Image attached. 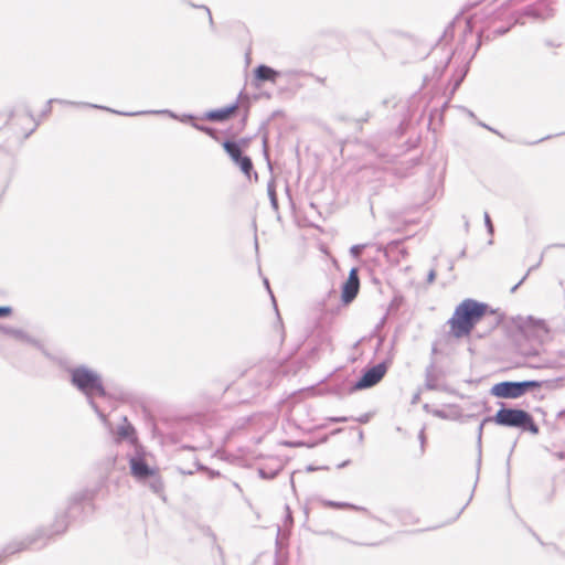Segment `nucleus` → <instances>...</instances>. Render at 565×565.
<instances>
[{
    "label": "nucleus",
    "mask_w": 565,
    "mask_h": 565,
    "mask_svg": "<svg viewBox=\"0 0 565 565\" xmlns=\"http://www.w3.org/2000/svg\"><path fill=\"white\" fill-rule=\"evenodd\" d=\"M68 374L72 385L87 397L89 406L97 414L102 423L107 425V416L99 409L94 401V396L106 395L100 374L86 365L71 367L68 369Z\"/></svg>",
    "instance_id": "obj_1"
},
{
    "label": "nucleus",
    "mask_w": 565,
    "mask_h": 565,
    "mask_svg": "<svg viewBox=\"0 0 565 565\" xmlns=\"http://www.w3.org/2000/svg\"><path fill=\"white\" fill-rule=\"evenodd\" d=\"M486 311L487 306L473 299H466L460 302L449 320L452 334L457 338L468 335Z\"/></svg>",
    "instance_id": "obj_2"
},
{
    "label": "nucleus",
    "mask_w": 565,
    "mask_h": 565,
    "mask_svg": "<svg viewBox=\"0 0 565 565\" xmlns=\"http://www.w3.org/2000/svg\"><path fill=\"white\" fill-rule=\"evenodd\" d=\"M493 422L500 426L522 428L532 434L539 433V427L532 416L523 409L500 408L494 415Z\"/></svg>",
    "instance_id": "obj_3"
},
{
    "label": "nucleus",
    "mask_w": 565,
    "mask_h": 565,
    "mask_svg": "<svg viewBox=\"0 0 565 565\" xmlns=\"http://www.w3.org/2000/svg\"><path fill=\"white\" fill-rule=\"evenodd\" d=\"M540 386L536 381L501 382L491 387V394L501 398H518L529 388Z\"/></svg>",
    "instance_id": "obj_4"
},
{
    "label": "nucleus",
    "mask_w": 565,
    "mask_h": 565,
    "mask_svg": "<svg viewBox=\"0 0 565 565\" xmlns=\"http://www.w3.org/2000/svg\"><path fill=\"white\" fill-rule=\"evenodd\" d=\"M387 367L384 363L376 364L366 370L361 379L353 385V390L370 388L377 384L385 375Z\"/></svg>",
    "instance_id": "obj_5"
},
{
    "label": "nucleus",
    "mask_w": 565,
    "mask_h": 565,
    "mask_svg": "<svg viewBox=\"0 0 565 565\" xmlns=\"http://www.w3.org/2000/svg\"><path fill=\"white\" fill-rule=\"evenodd\" d=\"M129 466L131 475L138 480H146L148 477L153 476L156 468L150 467L142 455L137 452L135 456L130 457Z\"/></svg>",
    "instance_id": "obj_6"
},
{
    "label": "nucleus",
    "mask_w": 565,
    "mask_h": 565,
    "mask_svg": "<svg viewBox=\"0 0 565 565\" xmlns=\"http://www.w3.org/2000/svg\"><path fill=\"white\" fill-rule=\"evenodd\" d=\"M359 287H360V281H359V277H358V269L352 268L350 270L348 279L345 280V282L342 286V295H341L342 301L344 303L351 302L356 297Z\"/></svg>",
    "instance_id": "obj_7"
},
{
    "label": "nucleus",
    "mask_w": 565,
    "mask_h": 565,
    "mask_svg": "<svg viewBox=\"0 0 565 565\" xmlns=\"http://www.w3.org/2000/svg\"><path fill=\"white\" fill-rule=\"evenodd\" d=\"M36 536H38V534L36 535L34 534V535L28 536L23 540L14 541V542H11L10 544H8L3 548V551L0 553V562L3 558H6L8 555H12L20 551H24V550L31 547L32 545H34L36 542Z\"/></svg>",
    "instance_id": "obj_8"
},
{
    "label": "nucleus",
    "mask_w": 565,
    "mask_h": 565,
    "mask_svg": "<svg viewBox=\"0 0 565 565\" xmlns=\"http://www.w3.org/2000/svg\"><path fill=\"white\" fill-rule=\"evenodd\" d=\"M238 108V102L218 109H212L204 114L203 118L214 122H223L227 120Z\"/></svg>",
    "instance_id": "obj_9"
},
{
    "label": "nucleus",
    "mask_w": 565,
    "mask_h": 565,
    "mask_svg": "<svg viewBox=\"0 0 565 565\" xmlns=\"http://www.w3.org/2000/svg\"><path fill=\"white\" fill-rule=\"evenodd\" d=\"M115 114L122 115V116H128V117L139 116V115H147V114H153V115L164 114V115H168L169 117H171L173 119L180 120L181 122H190V121L194 122L193 121L194 120V116L193 115L184 114L182 116H179L175 113H173L171 110H168V109H163V110H148V111H131V113H124V111L116 110Z\"/></svg>",
    "instance_id": "obj_10"
},
{
    "label": "nucleus",
    "mask_w": 565,
    "mask_h": 565,
    "mask_svg": "<svg viewBox=\"0 0 565 565\" xmlns=\"http://www.w3.org/2000/svg\"><path fill=\"white\" fill-rule=\"evenodd\" d=\"M254 75L257 82H270L275 84L280 76V72L268 65L260 64L254 70Z\"/></svg>",
    "instance_id": "obj_11"
},
{
    "label": "nucleus",
    "mask_w": 565,
    "mask_h": 565,
    "mask_svg": "<svg viewBox=\"0 0 565 565\" xmlns=\"http://www.w3.org/2000/svg\"><path fill=\"white\" fill-rule=\"evenodd\" d=\"M53 102H57V103L63 104V105L85 106V107H90V108H97V109L107 110V111H110V113H114V114L116 111V110H114L111 108H108V107H105V106L95 105V104H89V103H77V102H71V100H65V99H50L46 103V106H45V108L42 111V116H46V115H49L52 111L51 104Z\"/></svg>",
    "instance_id": "obj_12"
},
{
    "label": "nucleus",
    "mask_w": 565,
    "mask_h": 565,
    "mask_svg": "<svg viewBox=\"0 0 565 565\" xmlns=\"http://www.w3.org/2000/svg\"><path fill=\"white\" fill-rule=\"evenodd\" d=\"M223 148L234 162L243 156L242 148L236 141L225 140L223 142Z\"/></svg>",
    "instance_id": "obj_13"
},
{
    "label": "nucleus",
    "mask_w": 565,
    "mask_h": 565,
    "mask_svg": "<svg viewBox=\"0 0 565 565\" xmlns=\"http://www.w3.org/2000/svg\"><path fill=\"white\" fill-rule=\"evenodd\" d=\"M543 259V253L541 249H530V253L527 254L525 262L529 267L527 274L535 269Z\"/></svg>",
    "instance_id": "obj_14"
},
{
    "label": "nucleus",
    "mask_w": 565,
    "mask_h": 565,
    "mask_svg": "<svg viewBox=\"0 0 565 565\" xmlns=\"http://www.w3.org/2000/svg\"><path fill=\"white\" fill-rule=\"evenodd\" d=\"M235 163L247 178H250L254 167L249 157L243 154Z\"/></svg>",
    "instance_id": "obj_15"
},
{
    "label": "nucleus",
    "mask_w": 565,
    "mask_h": 565,
    "mask_svg": "<svg viewBox=\"0 0 565 565\" xmlns=\"http://www.w3.org/2000/svg\"><path fill=\"white\" fill-rule=\"evenodd\" d=\"M0 332L9 334L15 339L21 340V341L31 342L29 337L26 334H24L21 330L0 326Z\"/></svg>",
    "instance_id": "obj_16"
},
{
    "label": "nucleus",
    "mask_w": 565,
    "mask_h": 565,
    "mask_svg": "<svg viewBox=\"0 0 565 565\" xmlns=\"http://www.w3.org/2000/svg\"><path fill=\"white\" fill-rule=\"evenodd\" d=\"M149 479V487L150 489L156 492V493H159L162 491L163 489V483H162V480L161 478L159 477L158 475V471H154V475L153 476H150L148 477Z\"/></svg>",
    "instance_id": "obj_17"
},
{
    "label": "nucleus",
    "mask_w": 565,
    "mask_h": 565,
    "mask_svg": "<svg viewBox=\"0 0 565 565\" xmlns=\"http://www.w3.org/2000/svg\"><path fill=\"white\" fill-rule=\"evenodd\" d=\"M23 119H26V120H30L33 122V126L28 131L23 132V139H26L35 131V129L39 126V121H35L33 116L29 113L24 115Z\"/></svg>",
    "instance_id": "obj_18"
},
{
    "label": "nucleus",
    "mask_w": 565,
    "mask_h": 565,
    "mask_svg": "<svg viewBox=\"0 0 565 565\" xmlns=\"http://www.w3.org/2000/svg\"><path fill=\"white\" fill-rule=\"evenodd\" d=\"M322 504L324 507L335 508V509H345V508H353L354 509L355 508L354 505H351L349 503L337 502V501H329V500H323Z\"/></svg>",
    "instance_id": "obj_19"
},
{
    "label": "nucleus",
    "mask_w": 565,
    "mask_h": 565,
    "mask_svg": "<svg viewBox=\"0 0 565 565\" xmlns=\"http://www.w3.org/2000/svg\"><path fill=\"white\" fill-rule=\"evenodd\" d=\"M192 126L202 131V132H205L206 135H209L210 137L216 139V131L214 128H211V127H207V126H203V125H199L196 122H192Z\"/></svg>",
    "instance_id": "obj_20"
},
{
    "label": "nucleus",
    "mask_w": 565,
    "mask_h": 565,
    "mask_svg": "<svg viewBox=\"0 0 565 565\" xmlns=\"http://www.w3.org/2000/svg\"><path fill=\"white\" fill-rule=\"evenodd\" d=\"M267 191H268L271 206L275 210H277L278 209V200H277L275 188L271 183H268Z\"/></svg>",
    "instance_id": "obj_21"
},
{
    "label": "nucleus",
    "mask_w": 565,
    "mask_h": 565,
    "mask_svg": "<svg viewBox=\"0 0 565 565\" xmlns=\"http://www.w3.org/2000/svg\"><path fill=\"white\" fill-rule=\"evenodd\" d=\"M190 6L193 7V8L203 9L206 12L210 25L212 28L214 26V21H213V18H212L211 10L206 6H204V4L196 6L194 3H190Z\"/></svg>",
    "instance_id": "obj_22"
},
{
    "label": "nucleus",
    "mask_w": 565,
    "mask_h": 565,
    "mask_svg": "<svg viewBox=\"0 0 565 565\" xmlns=\"http://www.w3.org/2000/svg\"><path fill=\"white\" fill-rule=\"evenodd\" d=\"M404 242L403 238H394L390 242H387L386 244L384 243H381L380 245H377L376 247H387V248H391V247H397L399 244H402Z\"/></svg>",
    "instance_id": "obj_23"
},
{
    "label": "nucleus",
    "mask_w": 565,
    "mask_h": 565,
    "mask_svg": "<svg viewBox=\"0 0 565 565\" xmlns=\"http://www.w3.org/2000/svg\"><path fill=\"white\" fill-rule=\"evenodd\" d=\"M484 224L489 234L493 233V224L488 212H484Z\"/></svg>",
    "instance_id": "obj_24"
},
{
    "label": "nucleus",
    "mask_w": 565,
    "mask_h": 565,
    "mask_svg": "<svg viewBox=\"0 0 565 565\" xmlns=\"http://www.w3.org/2000/svg\"><path fill=\"white\" fill-rule=\"evenodd\" d=\"M510 31V26L508 28H497L493 30V35L494 36H501V35H504L505 33H508Z\"/></svg>",
    "instance_id": "obj_25"
},
{
    "label": "nucleus",
    "mask_w": 565,
    "mask_h": 565,
    "mask_svg": "<svg viewBox=\"0 0 565 565\" xmlns=\"http://www.w3.org/2000/svg\"><path fill=\"white\" fill-rule=\"evenodd\" d=\"M11 311L12 309L10 307H0V317H7Z\"/></svg>",
    "instance_id": "obj_26"
},
{
    "label": "nucleus",
    "mask_w": 565,
    "mask_h": 565,
    "mask_svg": "<svg viewBox=\"0 0 565 565\" xmlns=\"http://www.w3.org/2000/svg\"><path fill=\"white\" fill-rule=\"evenodd\" d=\"M436 273H437V268H433L429 270L428 278H427L428 282H433L435 280Z\"/></svg>",
    "instance_id": "obj_27"
},
{
    "label": "nucleus",
    "mask_w": 565,
    "mask_h": 565,
    "mask_svg": "<svg viewBox=\"0 0 565 565\" xmlns=\"http://www.w3.org/2000/svg\"><path fill=\"white\" fill-rule=\"evenodd\" d=\"M486 422H487V419H486V420H483V422L479 425V428H478V444H479V445L481 444L482 429H483V425H484V423H486Z\"/></svg>",
    "instance_id": "obj_28"
},
{
    "label": "nucleus",
    "mask_w": 565,
    "mask_h": 565,
    "mask_svg": "<svg viewBox=\"0 0 565 565\" xmlns=\"http://www.w3.org/2000/svg\"><path fill=\"white\" fill-rule=\"evenodd\" d=\"M370 117H371L370 111H366L364 117L358 119V124L366 122L370 119Z\"/></svg>",
    "instance_id": "obj_29"
},
{
    "label": "nucleus",
    "mask_w": 565,
    "mask_h": 565,
    "mask_svg": "<svg viewBox=\"0 0 565 565\" xmlns=\"http://www.w3.org/2000/svg\"><path fill=\"white\" fill-rule=\"evenodd\" d=\"M331 420L334 423H344L348 420V418L347 417H332Z\"/></svg>",
    "instance_id": "obj_30"
},
{
    "label": "nucleus",
    "mask_w": 565,
    "mask_h": 565,
    "mask_svg": "<svg viewBox=\"0 0 565 565\" xmlns=\"http://www.w3.org/2000/svg\"><path fill=\"white\" fill-rule=\"evenodd\" d=\"M479 125L494 134H499L497 130H494L493 128L489 127L488 125L483 124V122H479Z\"/></svg>",
    "instance_id": "obj_31"
},
{
    "label": "nucleus",
    "mask_w": 565,
    "mask_h": 565,
    "mask_svg": "<svg viewBox=\"0 0 565 565\" xmlns=\"http://www.w3.org/2000/svg\"><path fill=\"white\" fill-rule=\"evenodd\" d=\"M12 119H13V111L9 113L4 124L8 125Z\"/></svg>",
    "instance_id": "obj_32"
},
{
    "label": "nucleus",
    "mask_w": 565,
    "mask_h": 565,
    "mask_svg": "<svg viewBox=\"0 0 565 565\" xmlns=\"http://www.w3.org/2000/svg\"><path fill=\"white\" fill-rule=\"evenodd\" d=\"M527 274L520 280L519 284H516L513 288H512V291L516 290V288L524 281V279L526 278Z\"/></svg>",
    "instance_id": "obj_33"
},
{
    "label": "nucleus",
    "mask_w": 565,
    "mask_h": 565,
    "mask_svg": "<svg viewBox=\"0 0 565 565\" xmlns=\"http://www.w3.org/2000/svg\"><path fill=\"white\" fill-rule=\"evenodd\" d=\"M462 109L468 114L469 117L475 118L473 111H471V110H469V109H467L465 107H462Z\"/></svg>",
    "instance_id": "obj_34"
},
{
    "label": "nucleus",
    "mask_w": 565,
    "mask_h": 565,
    "mask_svg": "<svg viewBox=\"0 0 565 565\" xmlns=\"http://www.w3.org/2000/svg\"><path fill=\"white\" fill-rule=\"evenodd\" d=\"M128 429H129V427H128V428H122V429H121V431H120L119 434H120L121 436L127 437V436H128Z\"/></svg>",
    "instance_id": "obj_35"
},
{
    "label": "nucleus",
    "mask_w": 565,
    "mask_h": 565,
    "mask_svg": "<svg viewBox=\"0 0 565 565\" xmlns=\"http://www.w3.org/2000/svg\"><path fill=\"white\" fill-rule=\"evenodd\" d=\"M351 252H352L353 256L356 257L360 255L361 249L354 248V249H351Z\"/></svg>",
    "instance_id": "obj_36"
},
{
    "label": "nucleus",
    "mask_w": 565,
    "mask_h": 565,
    "mask_svg": "<svg viewBox=\"0 0 565 565\" xmlns=\"http://www.w3.org/2000/svg\"><path fill=\"white\" fill-rule=\"evenodd\" d=\"M461 81H462V78H459L458 81H455L454 90L459 87Z\"/></svg>",
    "instance_id": "obj_37"
},
{
    "label": "nucleus",
    "mask_w": 565,
    "mask_h": 565,
    "mask_svg": "<svg viewBox=\"0 0 565 565\" xmlns=\"http://www.w3.org/2000/svg\"><path fill=\"white\" fill-rule=\"evenodd\" d=\"M351 247L360 248V247H369V246L366 244H354Z\"/></svg>",
    "instance_id": "obj_38"
},
{
    "label": "nucleus",
    "mask_w": 565,
    "mask_h": 565,
    "mask_svg": "<svg viewBox=\"0 0 565 565\" xmlns=\"http://www.w3.org/2000/svg\"><path fill=\"white\" fill-rule=\"evenodd\" d=\"M462 220H463V222H465V226H466V227H468V226H469V221H468V218H467L465 215H462Z\"/></svg>",
    "instance_id": "obj_39"
},
{
    "label": "nucleus",
    "mask_w": 565,
    "mask_h": 565,
    "mask_svg": "<svg viewBox=\"0 0 565 565\" xmlns=\"http://www.w3.org/2000/svg\"><path fill=\"white\" fill-rule=\"evenodd\" d=\"M361 423H366L369 420V417L365 415L362 418L359 419Z\"/></svg>",
    "instance_id": "obj_40"
},
{
    "label": "nucleus",
    "mask_w": 565,
    "mask_h": 565,
    "mask_svg": "<svg viewBox=\"0 0 565 565\" xmlns=\"http://www.w3.org/2000/svg\"><path fill=\"white\" fill-rule=\"evenodd\" d=\"M419 438L422 440V443L424 441V431L422 430L420 434H419Z\"/></svg>",
    "instance_id": "obj_41"
},
{
    "label": "nucleus",
    "mask_w": 565,
    "mask_h": 565,
    "mask_svg": "<svg viewBox=\"0 0 565 565\" xmlns=\"http://www.w3.org/2000/svg\"><path fill=\"white\" fill-rule=\"evenodd\" d=\"M359 439L362 440L363 439V431H360L359 433Z\"/></svg>",
    "instance_id": "obj_42"
},
{
    "label": "nucleus",
    "mask_w": 565,
    "mask_h": 565,
    "mask_svg": "<svg viewBox=\"0 0 565 565\" xmlns=\"http://www.w3.org/2000/svg\"><path fill=\"white\" fill-rule=\"evenodd\" d=\"M525 13L532 15L533 11L532 10H526Z\"/></svg>",
    "instance_id": "obj_43"
},
{
    "label": "nucleus",
    "mask_w": 565,
    "mask_h": 565,
    "mask_svg": "<svg viewBox=\"0 0 565 565\" xmlns=\"http://www.w3.org/2000/svg\"><path fill=\"white\" fill-rule=\"evenodd\" d=\"M548 137H545V138H541L540 140L535 141L534 143H537L540 141H544L545 139H547Z\"/></svg>",
    "instance_id": "obj_44"
},
{
    "label": "nucleus",
    "mask_w": 565,
    "mask_h": 565,
    "mask_svg": "<svg viewBox=\"0 0 565 565\" xmlns=\"http://www.w3.org/2000/svg\"><path fill=\"white\" fill-rule=\"evenodd\" d=\"M450 62V56L447 58L446 64L444 65V68L447 66V64Z\"/></svg>",
    "instance_id": "obj_45"
},
{
    "label": "nucleus",
    "mask_w": 565,
    "mask_h": 565,
    "mask_svg": "<svg viewBox=\"0 0 565 565\" xmlns=\"http://www.w3.org/2000/svg\"><path fill=\"white\" fill-rule=\"evenodd\" d=\"M264 281H265L266 287L269 289L268 280H267V279H265Z\"/></svg>",
    "instance_id": "obj_46"
},
{
    "label": "nucleus",
    "mask_w": 565,
    "mask_h": 565,
    "mask_svg": "<svg viewBox=\"0 0 565 565\" xmlns=\"http://www.w3.org/2000/svg\"><path fill=\"white\" fill-rule=\"evenodd\" d=\"M259 473H260L263 477H265V472H264V470H259Z\"/></svg>",
    "instance_id": "obj_47"
}]
</instances>
